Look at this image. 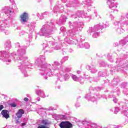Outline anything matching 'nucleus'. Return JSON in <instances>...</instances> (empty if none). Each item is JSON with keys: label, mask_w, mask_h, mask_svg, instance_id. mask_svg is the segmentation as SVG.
Returning <instances> with one entry per match:
<instances>
[{"label": "nucleus", "mask_w": 128, "mask_h": 128, "mask_svg": "<svg viewBox=\"0 0 128 128\" xmlns=\"http://www.w3.org/2000/svg\"><path fill=\"white\" fill-rule=\"evenodd\" d=\"M59 126L60 128H72L74 125L68 121H63L60 124Z\"/></svg>", "instance_id": "obj_1"}, {"label": "nucleus", "mask_w": 128, "mask_h": 128, "mask_svg": "<svg viewBox=\"0 0 128 128\" xmlns=\"http://www.w3.org/2000/svg\"><path fill=\"white\" fill-rule=\"evenodd\" d=\"M21 126H26V123H22L21 124Z\"/></svg>", "instance_id": "obj_11"}, {"label": "nucleus", "mask_w": 128, "mask_h": 128, "mask_svg": "<svg viewBox=\"0 0 128 128\" xmlns=\"http://www.w3.org/2000/svg\"><path fill=\"white\" fill-rule=\"evenodd\" d=\"M38 128H50L48 126H44V125H40Z\"/></svg>", "instance_id": "obj_6"}, {"label": "nucleus", "mask_w": 128, "mask_h": 128, "mask_svg": "<svg viewBox=\"0 0 128 128\" xmlns=\"http://www.w3.org/2000/svg\"><path fill=\"white\" fill-rule=\"evenodd\" d=\"M11 106H12V108H16V104L14 103L12 104Z\"/></svg>", "instance_id": "obj_8"}, {"label": "nucleus", "mask_w": 128, "mask_h": 128, "mask_svg": "<svg viewBox=\"0 0 128 128\" xmlns=\"http://www.w3.org/2000/svg\"><path fill=\"white\" fill-rule=\"evenodd\" d=\"M42 124H43V126H50V121H48V120L47 119H44L42 120Z\"/></svg>", "instance_id": "obj_5"}, {"label": "nucleus", "mask_w": 128, "mask_h": 128, "mask_svg": "<svg viewBox=\"0 0 128 128\" xmlns=\"http://www.w3.org/2000/svg\"><path fill=\"white\" fill-rule=\"evenodd\" d=\"M9 12H12V11H10V10Z\"/></svg>", "instance_id": "obj_12"}, {"label": "nucleus", "mask_w": 128, "mask_h": 128, "mask_svg": "<svg viewBox=\"0 0 128 128\" xmlns=\"http://www.w3.org/2000/svg\"><path fill=\"white\" fill-rule=\"evenodd\" d=\"M16 124H20V118L16 120V122H15Z\"/></svg>", "instance_id": "obj_7"}, {"label": "nucleus", "mask_w": 128, "mask_h": 128, "mask_svg": "<svg viewBox=\"0 0 128 128\" xmlns=\"http://www.w3.org/2000/svg\"><path fill=\"white\" fill-rule=\"evenodd\" d=\"M24 114V110L22 109L19 110L18 112L16 113V116L18 118H20Z\"/></svg>", "instance_id": "obj_3"}, {"label": "nucleus", "mask_w": 128, "mask_h": 128, "mask_svg": "<svg viewBox=\"0 0 128 128\" xmlns=\"http://www.w3.org/2000/svg\"><path fill=\"white\" fill-rule=\"evenodd\" d=\"M4 108V106L0 105V110H2Z\"/></svg>", "instance_id": "obj_10"}, {"label": "nucleus", "mask_w": 128, "mask_h": 128, "mask_svg": "<svg viewBox=\"0 0 128 128\" xmlns=\"http://www.w3.org/2000/svg\"><path fill=\"white\" fill-rule=\"evenodd\" d=\"M8 112V111L7 110H2V114L3 116V118H10V115Z\"/></svg>", "instance_id": "obj_4"}, {"label": "nucleus", "mask_w": 128, "mask_h": 128, "mask_svg": "<svg viewBox=\"0 0 128 128\" xmlns=\"http://www.w3.org/2000/svg\"><path fill=\"white\" fill-rule=\"evenodd\" d=\"M20 18H21V22H28V14L26 12H24L20 15Z\"/></svg>", "instance_id": "obj_2"}, {"label": "nucleus", "mask_w": 128, "mask_h": 128, "mask_svg": "<svg viewBox=\"0 0 128 128\" xmlns=\"http://www.w3.org/2000/svg\"><path fill=\"white\" fill-rule=\"evenodd\" d=\"M24 102H28V100H29V99L28 98H24Z\"/></svg>", "instance_id": "obj_9"}]
</instances>
